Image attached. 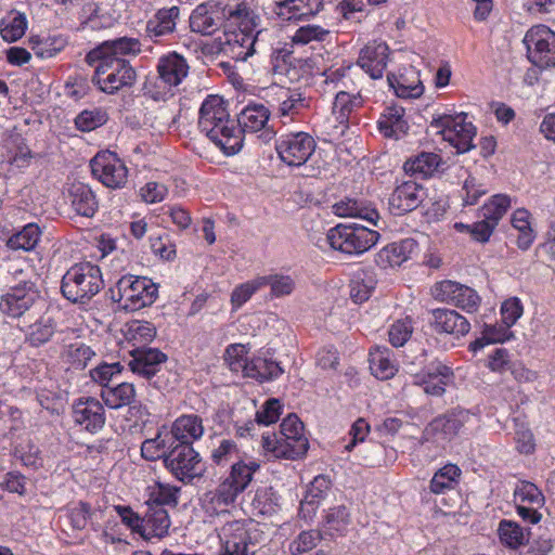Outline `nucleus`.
Listing matches in <instances>:
<instances>
[{"mask_svg":"<svg viewBox=\"0 0 555 555\" xmlns=\"http://www.w3.org/2000/svg\"><path fill=\"white\" fill-rule=\"evenodd\" d=\"M198 129L227 155L243 146L242 130L230 118L227 104L219 95H208L201 105Z\"/></svg>","mask_w":555,"mask_h":555,"instance_id":"nucleus-1","label":"nucleus"},{"mask_svg":"<svg viewBox=\"0 0 555 555\" xmlns=\"http://www.w3.org/2000/svg\"><path fill=\"white\" fill-rule=\"evenodd\" d=\"M189 64L177 52H170L158 59L156 75L149 76L143 85V94L154 101H167L175 90L188 77Z\"/></svg>","mask_w":555,"mask_h":555,"instance_id":"nucleus-2","label":"nucleus"},{"mask_svg":"<svg viewBox=\"0 0 555 555\" xmlns=\"http://www.w3.org/2000/svg\"><path fill=\"white\" fill-rule=\"evenodd\" d=\"M260 468L256 461L245 463L237 461L231 466L228 477L219 486L207 494L209 501L207 511L220 514L228 511V507L235 503L241 494L251 482L253 475Z\"/></svg>","mask_w":555,"mask_h":555,"instance_id":"nucleus-3","label":"nucleus"},{"mask_svg":"<svg viewBox=\"0 0 555 555\" xmlns=\"http://www.w3.org/2000/svg\"><path fill=\"white\" fill-rule=\"evenodd\" d=\"M104 287L102 271L91 262L76 263L63 275L62 295L74 304H87Z\"/></svg>","mask_w":555,"mask_h":555,"instance_id":"nucleus-4","label":"nucleus"},{"mask_svg":"<svg viewBox=\"0 0 555 555\" xmlns=\"http://www.w3.org/2000/svg\"><path fill=\"white\" fill-rule=\"evenodd\" d=\"M158 284L147 276L126 274L112 289V298L126 311L152 306L158 298Z\"/></svg>","mask_w":555,"mask_h":555,"instance_id":"nucleus-5","label":"nucleus"},{"mask_svg":"<svg viewBox=\"0 0 555 555\" xmlns=\"http://www.w3.org/2000/svg\"><path fill=\"white\" fill-rule=\"evenodd\" d=\"M91 82L106 94H116L124 88H131L137 80V72L126 59H101L94 64Z\"/></svg>","mask_w":555,"mask_h":555,"instance_id":"nucleus-6","label":"nucleus"},{"mask_svg":"<svg viewBox=\"0 0 555 555\" xmlns=\"http://www.w3.org/2000/svg\"><path fill=\"white\" fill-rule=\"evenodd\" d=\"M379 238V233L367 227L352 224H337L327 233V241L335 250L348 255H361L373 247Z\"/></svg>","mask_w":555,"mask_h":555,"instance_id":"nucleus-7","label":"nucleus"},{"mask_svg":"<svg viewBox=\"0 0 555 555\" xmlns=\"http://www.w3.org/2000/svg\"><path fill=\"white\" fill-rule=\"evenodd\" d=\"M467 114H435L431 126L439 129L444 141L456 149L459 154L466 153L475 147L473 141L477 129L472 121H467Z\"/></svg>","mask_w":555,"mask_h":555,"instance_id":"nucleus-8","label":"nucleus"},{"mask_svg":"<svg viewBox=\"0 0 555 555\" xmlns=\"http://www.w3.org/2000/svg\"><path fill=\"white\" fill-rule=\"evenodd\" d=\"M46 306L36 283L31 281H23L10 287L0 300V310L11 318H21L27 311L35 315Z\"/></svg>","mask_w":555,"mask_h":555,"instance_id":"nucleus-9","label":"nucleus"},{"mask_svg":"<svg viewBox=\"0 0 555 555\" xmlns=\"http://www.w3.org/2000/svg\"><path fill=\"white\" fill-rule=\"evenodd\" d=\"M528 60L537 67H555V31L545 25H535L524 37Z\"/></svg>","mask_w":555,"mask_h":555,"instance_id":"nucleus-10","label":"nucleus"},{"mask_svg":"<svg viewBox=\"0 0 555 555\" xmlns=\"http://www.w3.org/2000/svg\"><path fill=\"white\" fill-rule=\"evenodd\" d=\"M275 150L284 164L291 167H300L313 154L315 141L307 132H289L279 137Z\"/></svg>","mask_w":555,"mask_h":555,"instance_id":"nucleus-11","label":"nucleus"},{"mask_svg":"<svg viewBox=\"0 0 555 555\" xmlns=\"http://www.w3.org/2000/svg\"><path fill=\"white\" fill-rule=\"evenodd\" d=\"M470 413L466 410L454 409L438 415L423 430L422 439L426 442L443 444L451 441L462 427L469 421Z\"/></svg>","mask_w":555,"mask_h":555,"instance_id":"nucleus-12","label":"nucleus"},{"mask_svg":"<svg viewBox=\"0 0 555 555\" xmlns=\"http://www.w3.org/2000/svg\"><path fill=\"white\" fill-rule=\"evenodd\" d=\"M165 466L182 482H191L203 473L199 454L189 444H175L165 456Z\"/></svg>","mask_w":555,"mask_h":555,"instance_id":"nucleus-13","label":"nucleus"},{"mask_svg":"<svg viewBox=\"0 0 555 555\" xmlns=\"http://www.w3.org/2000/svg\"><path fill=\"white\" fill-rule=\"evenodd\" d=\"M220 555H255V541L248 525L243 520L224 524L218 531Z\"/></svg>","mask_w":555,"mask_h":555,"instance_id":"nucleus-14","label":"nucleus"},{"mask_svg":"<svg viewBox=\"0 0 555 555\" xmlns=\"http://www.w3.org/2000/svg\"><path fill=\"white\" fill-rule=\"evenodd\" d=\"M93 177L106 188L118 189L127 182L128 169L116 153L99 152L90 162Z\"/></svg>","mask_w":555,"mask_h":555,"instance_id":"nucleus-15","label":"nucleus"},{"mask_svg":"<svg viewBox=\"0 0 555 555\" xmlns=\"http://www.w3.org/2000/svg\"><path fill=\"white\" fill-rule=\"evenodd\" d=\"M262 448L276 459L298 460L304 456L309 448L306 437L297 439L283 433H273L262 435Z\"/></svg>","mask_w":555,"mask_h":555,"instance_id":"nucleus-16","label":"nucleus"},{"mask_svg":"<svg viewBox=\"0 0 555 555\" xmlns=\"http://www.w3.org/2000/svg\"><path fill=\"white\" fill-rule=\"evenodd\" d=\"M271 116L270 109L262 103H249L237 115L236 126L244 133L261 132L260 138L269 141L273 138L274 131L268 126Z\"/></svg>","mask_w":555,"mask_h":555,"instance_id":"nucleus-17","label":"nucleus"},{"mask_svg":"<svg viewBox=\"0 0 555 555\" xmlns=\"http://www.w3.org/2000/svg\"><path fill=\"white\" fill-rule=\"evenodd\" d=\"M72 416L76 425L91 434L100 431L106 422L102 403L93 397H81L75 400Z\"/></svg>","mask_w":555,"mask_h":555,"instance_id":"nucleus-18","label":"nucleus"},{"mask_svg":"<svg viewBox=\"0 0 555 555\" xmlns=\"http://www.w3.org/2000/svg\"><path fill=\"white\" fill-rule=\"evenodd\" d=\"M141 42L137 38L119 37L112 40H105L90 50L85 57L87 64H94L101 59H125L128 55H138L141 53Z\"/></svg>","mask_w":555,"mask_h":555,"instance_id":"nucleus-19","label":"nucleus"},{"mask_svg":"<svg viewBox=\"0 0 555 555\" xmlns=\"http://www.w3.org/2000/svg\"><path fill=\"white\" fill-rule=\"evenodd\" d=\"M260 34L261 30L235 29L227 31L224 33V40L220 43V52L234 61H246L257 52L256 42Z\"/></svg>","mask_w":555,"mask_h":555,"instance_id":"nucleus-20","label":"nucleus"},{"mask_svg":"<svg viewBox=\"0 0 555 555\" xmlns=\"http://www.w3.org/2000/svg\"><path fill=\"white\" fill-rule=\"evenodd\" d=\"M437 297L467 313L476 312L480 306L477 292L466 285L453 281H442L436 285Z\"/></svg>","mask_w":555,"mask_h":555,"instance_id":"nucleus-21","label":"nucleus"},{"mask_svg":"<svg viewBox=\"0 0 555 555\" xmlns=\"http://www.w3.org/2000/svg\"><path fill=\"white\" fill-rule=\"evenodd\" d=\"M35 314H38V318L24 328L25 343L30 347L39 348L52 340L57 331V322L54 310L50 306H46Z\"/></svg>","mask_w":555,"mask_h":555,"instance_id":"nucleus-22","label":"nucleus"},{"mask_svg":"<svg viewBox=\"0 0 555 555\" xmlns=\"http://www.w3.org/2000/svg\"><path fill=\"white\" fill-rule=\"evenodd\" d=\"M427 197L426 190L414 181L398 185L389 198V206L395 215H404L415 210Z\"/></svg>","mask_w":555,"mask_h":555,"instance_id":"nucleus-23","label":"nucleus"},{"mask_svg":"<svg viewBox=\"0 0 555 555\" xmlns=\"http://www.w3.org/2000/svg\"><path fill=\"white\" fill-rule=\"evenodd\" d=\"M227 22L245 31H257L261 18L256 0L227 1Z\"/></svg>","mask_w":555,"mask_h":555,"instance_id":"nucleus-24","label":"nucleus"},{"mask_svg":"<svg viewBox=\"0 0 555 555\" xmlns=\"http://www.w3.org/2000/svg\"><path fill=\"white\" fill-rule=\"evenodd\" d=\"M453 376L452 370L441 362H433L427 370L414 376V384L421 386L425 393L441 397L447 384Z\"/></svg>","mask_w":555,"mask_h":555,"instance_id":"nucleus-25","label":"nucleus"},{"mask_svg":"<svg viewBox=\"0 0 555 555\" xmlns=\"http://www.w3.org/2000/svg\"><path fill=\"white\" fill-rule=\"evenodd\" d=\"M431 327L438 334H449L460 338L469 333L470 323L457 311L447 308H437L431 311Z\"/></svg>","mask_w":555,"mask_h":555,"instance_id":"nucleus-26","label":"nucleus"},{"mask_svg":"<svg viewBox=\"0 0 555 555\" xmlns=\"http://www.w3.org/2000/svg\"><path fill=\"white\" fill-rule=\"evenodd\" d=\"M180 9L177 5L163 8L146 22V36L155 43L162 42L176 31Z\"/></svg>","mask_w":555,"mask_h":555,"instance_id":"nucleus-27","label":"nucleus"},{"mask_svg":"<svg viewBox=\"0 0 555 555\" xmlns=\"http://www.w3.org/2000/svg\"><path fill=\"white\" fill-rule=\"evenodd\" d=\"M389 48L385 42L367 43L358 57V65L373 79L383 76L388 62Z\"/></svg>","mask_w":555,"mask_h":555,"instance_id":"nucleus-28","label":"nucleus"},{"mask_svg":"<svg viewBox=\"0 0 555 555\" xmlns=\"http://www.w3.org/2000/svg\"><path fill=\"white\" fill-rule=\"evenodd\" d=\"M132 360L129 362L131 371L147 379L159 372L163 363L167 361V356L156 348L138 347L131 352Z\"/></svg>","mask_w":555,"mask_h":555,"instance_id":"nucleus-29","label":"nucleus"},{"mask_svg":"<svg viewBox=\"0 0 555 555\" xmlns=\"http://www.w3.org/2000/svg\"><path fill=\"white\" fill-rule=\"evenodd\" d=\"M417 250L418 244L414 238H404L382 248L375 256V262L383 269L401 266L411 259Z\"/></svg>","mask_w":555,"mask_h":555,"instance_id":"nucleus-30","label":"nucleus"},{"mask_svg":"<svg viewBox=\"0 0 555 555\" xmlns=\"http://www.w3.org/2000/svg\"><path fill=\"white\" fill-rule=\"evenodd\" d=\"M323 0H283L275 3L273 12L283 21L308 20L323 10Z\"/></svg>","mask_w":555,"mask_h":555,"instance_id":"nucleus-31","label":"nucleus"},{"mask_svg":"<svg viewBox=\"0 0 555 555\" xmlns=\"http://www.w3.org/2000/svg\"><path fill=\"white\" fill-rule=\"evenodd\" d=\"M170 526L171 520L167 508L147 506L142 516L140 535L146 541L160 540L168 534Z\"/></svg>","mask_w":555,"mask_h":555,"instance_id":"nucleus-32","label":"nucleus"},{"mask_svg":"<svg viewBox=\"0 0 555 555\" xmlns=\"http://www.w3.org/2000/svg\"><path fill=\"white\" fill-rule=\"evenodd\" d=\"M446 168L447 163L439 154L433 152H422L409 158L403 165L408 175L418 178L433 177L436 173L443 172Z\"/></svg>","mask_w":555,"mask_h":555,"instance_id":"nucleus-33","label":"nucleus"},{"mask_svg":"<svg viewBox=\"0 0 555 555\" xmlns=\"http://www.w3.org/2000/svg\"><path fill=\"white\" fill-rule=\"evenodd\" d=\"M73 210L82 217L91 218L99 208V202L92 189L82 182H73L67 191Z\"/></svg>","mask_w":555,"mask_h":555,"instance_id":"nucleus-34","label":"nucleus"},{"mask_svg":"<svg viewBox=\"0 0 555 555\" xmlns=\"http://www.w3.org/2000/svg\"><path fill=\"white\" fill-rule=\"evenodd\" d=\"M167 431L172 435V441L176 444L192 446L193 441L199 439L204 434L202 417L196 414L181 415Z\"/></svg>","mask_w":555,"mask_h":555,"instance_id":"nucleus-35","label":"nucleus"},{"mask_svg":"<svg viewBox=\"0 0 555 555\" xmlns=\"http://www.w3.org/2000/svg\"><path fill=\"white\" fill-rule=\"evenodd\" d=\"M333 211L338 217L359 218L372 225H377L379 214L375 207L363 201L345 197L333 205Z\"/></svg>","mask_w":555,"mask_h":555,"instance_id":"nucleus-36","label":"nucleus"},{"mask_svg":"<svg viewBox=\"0 0 555 555\" xmlns=\"http://www.w3.org/2000/svg\"><path fill=\"white\" fill-rule=\"evenodd\" d=\"M370 370L378 379H389L398 372L393 352L387 347L376 346L370 350Z\"/></svg>","mask_w":555,"mask_h":555,"instance_id":"nucleus-37","label":"nucleus"},{"mask_svg":"<svg viewBox=\"0 0 555 555\" xmlns=\"http://www.w3.org/2000/svg\"><path fill=\"white\" fill-rule=\"evenodd\" d=\"M404 109L399 106H388L382 114L377 121V127L380 133L386 138L398 139L405 134L409 126L403 119Z\"/></svg>","mask_w":555,"mask_h":555,"instance_id":"nucleus-38","label":"nucleus"},{"mask_svg":"<svg viewBox=\"0 0 555 555\" xmlns=\"http://www.w3.org/2000/svg\"><path fill=\"white\" fill-rule=\"evenodd\" d=\"M387 80L399 98H418L424 92V87L420 80L418 74L413 69L400 74L399 76L388 75Z\"/></svg>","mask_w":555,"mask_h":555,"instance_id":"nucleus-39","label":"nucleus"},{"mask_svg":"<svg viewBox=\"0 0 555 555\" xmlns=\"http://www.w3.org/2000/svg\"><path fill=\"white\" fill-rule=\"evenodd\" d=\"M135 388L131 383H118L101 389L100 397L109 409L130 406L135 401Z\"/></svg>","mask_w":555,"mask_h":555,"instance_id":"nucleus-40","label":"nucleus"},{"mask_svg":"<svg viewBox=\"0 0 555 555\" xmlns=\"http://www.w3.org/2000/svg\"><path fill=\"white\" fill-rule=\"evenodd\" d=\"M461 475L462 470L456 464H446L434 474L429 481V491L438 495L454 490L460 483Z\"/></svg>","mask_w":555,"mask_h":555,"instance_id":"nucleus-41","label":"nucleus"},{"mask_svg":"<svg viewBox=\"0 0 555 555\" xmlns=\"http://www.w3.org/2000/svg\"><path fill=\"white\" fill-rule=\"evenodd\" d=\"M364 99L361 92L338 91L333 103V114L339 124H347L351 114L361 108Z\"/></svg>","mask_w":555,"mask_h":555,"instance_id":"nucleus-42","label":"nucleus"},{"mask_svg":"<svg viewBox=\"0 0 555 555\" xmlns=\"http://www.w3.org/2000/svg\"><path fill=\"white\" fill-rule=\"evenodd\" d=\"M283 372L280 364L271 359L258 357L244 363V375L259 382L275 379Z\"/></svg>","mask_w":555,"mask_h":555,"instance_id":"nucleus-43","label":"nucleus"},{"mask_svg":"<svg viewBox=\"0 0 555 555\" xmlns=\"http://www.w3.org/2000/svg\"><path fill=\"white\" fill-rule=\"evenodd\" d=\"M180 488L155 481L153 485L147 487L149 499L146 505L151 507H176L178 505Z\"/></svg>","mask_w":555,"mask_h":555,"instance_id":"nucleus-44","label":"nucleus"},{"mask_svg":"<svg viewBox=\"0 0 555 555\" xmlns=\"http://www.w3.org/2000/svg\"><path fill=\"white\" fill-rule=\"evenodd\" d=\"M42 235V231L37 223H28L22 230L12 234L7 246L12 250L30 251L36 248Z\"/></svg>","mask_w":555,"mask_h":555,"instance_id":"nucleus-45","label":"nucleus"},{"mask_svg":"<svg viewBox=\"0 0 555 555\" xmlns=\"http://www.w3.org/2000/svg\"><path fill=\"white\" fill-rule=\"evenodd\" d=\"M173 447L172 435H169L167 430L159 431L155 438L142 442L141 454L147 461L165 460V456Z\"/></svg>","mask_w":555,"mask_h":555,"instance_id":"nucleus-46","label":"nucleus"},{"mask_svg":"<svg viewBox=\"0 0 555 555\" xmlns=\"http://www.w3.org/2000/svg\"><path fill=\"white\" fill-rule=\"evenodd\" d=\"M481 334L480 338L475 339L469 345L474 352L489 344L504 343L513 336L511 327L503 322L502 324H485Z\"/></svg>","mask_w":555,"mask_h":555,"instance_id":"nucleus-47","label":"nucleus"},{"mask_svg":"<svg viewBox=\"0 0 555 555\" xmlns=\"http://www.w3.org/2000/svg\"><path fill=\"white\" fill-rule=\"evenodd\" d=\"M250 506L254 515L271 516L278 512L279 498L272 487H260L256 490Z\"/></svg>","mask_w":555,"mask_h":555,"instance_id":"nucleus-48","label":"nucleus"},{"mask_svg":"<svg viewBox=\"0 0 555 555\" xmlns=\"http://www.w3.org/2000/svg\"><path fill=\"white\" fill-rule=\"evenodd\" d=\"M102 514L101 509H92L89 503L80 501L69 509L68 518L74 529L82 530L89 524L94 528L95 525L99 526Z\"/></svg>","mask_w":555,"mask_h":555,"instance_id":"nucleus-49","label":"nucleus"},{"mask_svg":"<svg viewBox=\"0 0 555 555\" xmlns=\"http://www.w3.org/2000/svg\"><path fill=\"white\" fill-rule=\"evenodd\" d=\"M350 524V513L344 505L330 508L323 518V529L326 533L333 535L344 534Z\"/></svg>","mask_w":555,"mask_h":555,"instance_id":"nucleus-50","label":"nucleus"},{"mask_svg":"<svg viewBox=\"0 0 555 555\" xmlns=\"http://www.w3.org/2000/svg\"><path fill=\"white\" fill-rule=\"evenodd\" d=\"M27 29V18L20 12H11L0 23V34L3 40L8 42L17 41Z\"/></svg>","mask_w":555,"mask_h":555,"instance_id":"nucleus-51","label":"nucleus"},{"mask_svg":"<svg viewBox=\"0 0 555 555\" xmlns=\"http://www.w3.org/2000/svg\"><path fill=\"white\" fill-rule=\"evenodd\" d=\"M94 356L89 346L78 341L67 345L62 352L63 361L76 370H83Z\"/></svg>","mask_w":555,"mask_h":555,"instance_id":"nucleus-52","label":"nucleus"},{"mask_svg":"<svg viewBox=\"0 0 555 555\" xmlns=\"http://www.w3.org/2000/svg\"><path fill=\"white\" fill-rule=\"evenodd\" d=\"M376 280L370 272H358L350 282V297L356 304L366 301L375 289Z\"/></svg>","mask_w":555,"mask_h":555,"instance_id":"nucleus-53","label":"nucleus"},{"mask_svg":"<svg viewBox=\"0 0 555 555\" xmlns=\"http://www.w3.org/2000/svg\"><path fill=\"white\" fill-rule=\"evenodd\" d=\"M498 534L501 543L512 550H516L525 544L526 538L524 529L513 520H501L498 528Z\"/></svg>","mask_w":555,"mask_h":555,"instance_id":"nucleus-54","label":"nucleus"},{"mask_svg":"<svg viewBox=\"0 0 555 555\" xmlns=\"http://www.w3.org/2000/svg\"><path fill=\"white\" fill-rule=\"evenodd\" d=\"M511 207V198L505 194L493 195L480 209L481 217L495 227Z\"/></svg>","mask_w":555,"mask_h":555,"instance_id":"nucleus-55","label":"nucleus"},{"mask_svg":"<svg viewBox=\"0 0 555 555\" xmlns=\"http://www.w3.org/2000/svg\"><path fill=\"white\" fill-rule=\"evenodd\" d=\"M35 54L41 59H50L59 54L67 46V40L63 36H49L43 39H31Z\"/></svg>","mask_w":555,"mask_h":555,"instance_id":"nucleus-56","label":"nucleus"},{"mask_svg":"<svg viewBox=\"0 0 555 555\" xmlns=\"http://www.w3.org/2000/svg\"><path fill=\"white\" fill-rule=\"evenodd\" d=\"M108 120L107 113L102 108L85 109L75 118V126L83 132L92 131Z\"/></svg>","mask_w":555,"mask_h":555,"instance_id":"nucleus-57","label":"nucleus"},{"mask_svg":"<svg viewBox=\"0 0 555 555\" xmlns=\"http://www.w3.org/2000/svg\"><path fill=\"white\" fill-rule=\"evenodd\" d=\"M122 365L119 362H103L89 371L91 379L101 386V389L112 387L114 379L121 373Z\"/></svg>","mask_w":555,"mask_h":555,"instance_id":"nucleus-58","label":"nucleus"},{"mask_svg":"<svg viewBox=\"0 0 555 555\" xmlns=\"http://www.w3.org/2000/svg\"><path fill=\"white\" fill-rule=\"evenodd\" d=\"M322 540L319 530L301 531L288 545L292 555H301L313 550Z\"/></svg>","mask_w":555,"mask_h":555,"instance_id":"nucleus-59","label":"nucleus"},{"mask_svg":"<svg viewBox=\"0 0 555 555\" xmlns=\"http://www.w3.org/2000/svg\"><path fill=\"white\" fill-rule=\"evenodd\" d=\"M266 286V281L257 276L254 280L247 281L237 285L231 294V304L234 309L241 308L249 298L260 288Z\"/></svg>","mask_w":555,"mask_h":555,"instance_id":"nucleus-60","label":"nucleus"},{"mask_svg":"<svg viewBox=\"0 0 555 555\" xmlns=\"http://www.w3.org/2000/svg\"><path fill=\"white\" fill-rule=\"evenodd\" d=\"M220 27L216 22H210L202 4H198L190 15V28L193 33L210 36Z\"/></svg>","mask_w":555,"mask_h":555,"instance_id":"nucleus-61","label":"nucleus"},{"mask_svg":"<svg viewBox=\"0 0 555 555\" xmlns=\"http://www.w3.org/2000/svg\"><path fill=\"white\" fill-rule=\"evenodd\" d=\"M514 496L518 504L542 506L544 504V495L541 490L530 481H520L514 491Z\"/></svg>","mask_w":555,"mask_h":555,"instance_id":"nucleus-62","label":"nucleus"},{"mask_svg":"<svg viewBox=\"0 0 555 555\" xmlns=\"http://www.w3.org/2000/svg\"><path fill=\"white\" fill-rule=\"evenodd\" d=\"M240 450L232 439H220L212 448L210 459L216 465H225L238 457Z\"/></svg>","mask_w":555,"mask_h":555,"instance_id":"nucleus-63","label":"nucleus"},{"mask_svg":"<svg viewBox=\"0 0 555 555\" xmlns=\"http://www.w3.org/2000/svg\"><path fill=\"white\" fill-rule=\"evenodd\" d=\"M488 193L487 186L475 177L468 176L461 190V197L464 206H472L478 203L479 198Z\"/></svg>","mask_w":555,"mask_h":555,"instance_id":"nucleus-64","label":"nucleus"}]
</instances>
